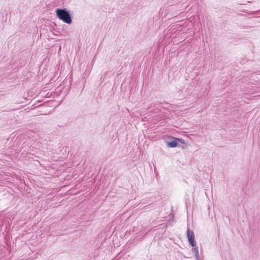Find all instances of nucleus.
Wrapping results in <instances>:
<instances>
[{
	"instance_id": "obj_1",
	"label": "nucleus",
	"mask_w": 260,
	"mask_h": 260,
	"mask_svg": "<svg viewBox=\"0 0 260 260\" xmlns=\"http://www.w3.org/2000/svg\"><path fill=\"white\" fill-rule=\"evenodd\" d=\"M57 17L63 22L71 24L72 21L71 15L66 9H57L55 10Z\"/></svg>"
},
{
	"instance_id": "obj_3",
	"label": "nucleus",
	"mask_w": 260,
	"mask_h": 260,
	"mask_svg": "<svg viewBox=\"0 0 260 260\" xmlns=\"http://www.w3.org/2000/svg\"><path fill=\"white\" fill-rule=\"evenodd\" d=\"M178 138H173V140L167 142V146L170 148H174L177 146Z\"/></svg>"
},
{
	"instance_id": "obj_2",
	"label": "nucleus",
	"mask_w": 260,
	"mask_h": 260,
	"mask_svg": "<svg viewBox=\"0 0 260 260\" xmlns=\"http://www.w3.org/2000/svg\"><path fill=\"white\" fill-rule=\"evenodd\" d=\"M187 235L190 245L192 247H194L196 245V243L194 241V235L193 231L188 228L187 230Z\"/></svg>"
},
{
	"instance_id": "obj_5",
	"label": "nucleus",
	"mask_w": 260,
	"mask_h": 260,
	"mask_svg": "<svg viewBox=\"0 0 260 260\" xmlns=\"http://www.w3.org/2000/svg\"><path fill=\"white\" fill-rule=\"evenodd\" d=\"M179 140H178V142H181V143L183 144L184 143V140L182 139H179Z\"/></svg>"
},
{
	"instance_id": "obj_4",
	"label": "nucleus",
	"mask_w": 260,
	"mask_h": 260,
	"mask_svg": "<svg viewBox=\"0 0 260 260\" xmlns=\"http://www.w3.org/2000/svg\"><path fill=\"white\" fill-rule=\"evenodd\" d=\"M191 251L193 253H194V255H195L196 259L199 260L200 256H199V250H198V247H196V246L194 247H192Z\"/></svg>"
}]
</instances>
